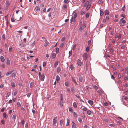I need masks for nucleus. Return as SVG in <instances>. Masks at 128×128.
Returning <instances> with one entry per match:
<instances>
[{"mask_svg":"<svg viewBox=\"0 0 128 128\" xmlns=\"http://www.w3.org/2000/svg\"><path fill=\"white\" fill-rule=\"evenodd\" d=\"M84 6L86 7V9L87 10H88L90 7V5L89 4L88 1H87L84 3Z\"/></svg>","mask_w":128,"mask_h":128,"instance_id":"obj_1","label":"nucleus"},{"mask_svg":"<svg viewBox=\"0 0 128 128\" xmlns=\"http://www.w3.org/2000/svg\"><path fill=\"white\" fill-rule=\"evenodd\" d=\"M42 38L44 39V42H45L44 46H47L48 44V42L47 41L46 39L44 37H42Z\"/></svg>","mask_w":128,"mask_h":128,"instance_id":"obj_2","label":"nucleus"},{"mask_svg":"<svg viewBox=\"0 0 128 128\" xmlns=\"http://www.w3.org/2000/svg\"><path fill=\"white\" fill-rule=\"evenodd\" d=\"M67 6L66 4H64L62 8V10H64V11H66L67 9Z\"/></svg>","mask_w":128,"mask_h":128,"instance_id":"obj_3","label":"nucleus"},{"mask_svg":"<svg viewBox=\"0 0 128 128\" xmlns=\"http://www.w3.org/2000/svg\"><path fill=\"white\" fill-rule=\"evenodd\" d=\"M83 58L84 60H86L88 57V54L87 53H84L83 55Z\"/></svg>","mask_w":128,"mask_h":128,"instance_id":"obj_4","label":"nucleus"},{"mask_svg":"<svg viewBox=\"0 0 128 128\" xmlns=\"http://www.w3.org/2000/svg\"><path fill=\"white\" fill-rule=\"evenodd\" d=\"M57 117H55L53 119V122L54 124H56L57 122Z\"/></svg>","mask_w":128,"mask_h":128,"instance_id":"obj_5","label":"nucleus"},{"mask_svg":"<svg viewBox=\"0 0 128 128\" xmlns=\"http://www.w3.org/2000/svg\"><path fill=\"white\" fill-rule=\"evenodd\" d=\"M76 21V18H73V16H72L70 20V22H75Z\"/></svg>","mask_w":128,"mask_h":128,"instance_id":"obj_6","label":"nucleus"},{"mask_svg":"<svg viewBox=\"0 0 128 128\" xmlns=\"http://www.w3.org/2000/svg\"><path fill=\"white\" fill-rule=\"evenodd\" d=\"M119 22H122L123 24H125L126 21L124 18H122L120 20Z\"/></svg>","mask_w":128,"mask_h":128,"instance_id":"obj_7","label":"nucleus"},{"mask_svg":"<svg viewBox=\"0 0 128 128\" xmlns=\"http://www.w3.org/2000/svg\"><path fill=\"white\" fill-rule=\"evenodd\" d=\"M44 77L45 76L44 74H42L40 78L41 80L42 81H44Z\"/></svg>","mask_w":128,"mask_h":128,"instance_id":"obj_8","label":"nucleus"},{"mask_svg":"<svg viewBox=\"0 0 128 128\" xmlns=\"http://www.w3.org/2000/svg\"><path fill=\"white\" fill-rule=\"evenodd\" d=\"M77 64L79 66H80L82 65V62L80 60H77Z\"/></svg>","mask_w":128,"mask_h":128,"instance_id":"obj_9","label":"nucleus"},{"mask_svg":"<svg viewBox=\"0 0 128 128\" xmlns=\"http://www.w3.org/2000/svg\"><path fill=\"white\" fill-rule=\"evenodd\" d=\"M56 79L58 82H59L60 80V78L59 76L57 75L56 76Z\"/></svg>","mask_w":128,"mask_h":128,"instance_id":"obj_10","label":"nucleus"},{"mask_svg":"<svg viewBox=\"0 0 128 128\" xmlns=\"http://www.w3.org/2000/svg\"><path fill=\"white\" fill-rule=\"evenodd\" d=\"M72 81L73 82H74L75 84H78L75 78L74 77H72Z\"/></svg>","mask_w":128,"mask_h":128,"instance_id":"obj_11","label":"nucleus"},{"mask_svg":"<svg viewBox=\"0 0 128 128\" xmlns=\"http://www.w3.org/2000/svg\"><path fill=\"white\" fill-rule=\"evenodd\" d=\"M72 128H76V124L73 122H72Z\"/></svg>","mask_w":128,"mask_h":128,"instance_id":"obj_12","label":"nucleus"},{"mask_svg":"<svg viewBox=\"0 0 128 128\" xmlns=\"http://www.w3.org/2000/svg\"><path fill=\"white\" fill-rule=\"evenodd\" d=\"M104 14L106 15H108L109 14V12L107 10H105L104 11Z\"/></svg>","mask_w":128,"mask_h":128,"instance_id":"obj_13","label":"nucleus"},{"mask_svg":"<svg viewBox=\"0 0 128 128\" xmlns=\"http://www.w3.org/2000/svg\"><path fill=\"white\" fill-rule=\"evenodd\" d=\"M88 103L90 104L91 106H92L94 102L92 100H88Z\"/></svg>","mask_w":128,"mask_h":128,"instance_id":"obj_14","label":"nucleus"},{"mask_svg":"<svg viewBox=\"0 0 128 128\" xmlns=\"http://www.w3.org/2000/svg\"><path fill=\"white\" fill-rule=\"evenodd\" d=\"M83 80V78L82 76H80L79 77V80L80 82H82Z\"/></svg>","mask_w":128,"mask_h":128,"instance_id":"obj_15","label":"nucleus"},{"mask_svg":"<svg viewBox=\"0 0 128 128\" xmlns=\"http://www.w3.org/2000/svg\"><path fill=\"white\" fill-rule=\"evenodd\" d=\"M56 56V54L54 53H53L52 54V58L54 59V58Z\"/></svg>","mask_w":128,"mask_h":128,"instance_id":"obj_16","label":"nucleus"},{"mask_svg":"<svg viewBox=\"0 0 128 128\" xmlns=\"http://www.w3.org/2000/svg\"><path fill=\"white\" fill-rule=\"evenodd\" d=\"M58 61H57L56 62L54 65V66L55 67H56L58 65Z\"/></svg>","mask_w":128,"mask_h":128,"instance_id":"obj_17","label":"nucleus"},{"mask_svg":"<svg viewBox=\"0 0 128 128\" xmlns=\"http://www.w3.org/2000/svg\"><path fill=\"white\" fill-rule=\"evenodd\" d=\"M35 9L37 11H39L40 10V8L39 7L36 6Z\"/></svg>","mask_w":128,"mask_h":128,"instance_id":"obj_18","label":"nucleus"},{"mask_svg":"<svg viewBox=\"0 0 128 128\" xmlns=\"http://www.w3.org/2000/svg\"><path fill=\"white\" fill-rule=\"evenodd\" d=\"M0 58L1 61L2 62H4L5 60L4 57L2 56H1Z\"/></svg>","mask_w":128,"mask_h":128,"instance_id":"obj_19","label":"nucleus"},{"mask_svg":"<svg viewBox=\"0 0 128 128\" xmlns=\"http://www.w3.org/2000/svg\"><path fill=\"white\" fill-rule=\"evenodd\" d=\"M72 50H71L69 52V56H70L72 54Z\"/></svg>","mask_w":128,"mask_h":128,"instance_id":"obj_20","label":"nucleus"},{"mask_svg":"<svg viewBox=\"0 0 128 128\" xmlns=\"http://www.w3.org/2000/svg\"><path fill=\"white\" fill-rule=\"evenodd\" d=\"M73 106L74 108H76L77 107V104L76 103V102H74L73 104Z\"/></svg>","mask_w":128,"mask_h":128,"instance_id":"obj_21","label":"nucleus"},{"mask_svg":"<svg viewBox=\"0 0 128 128\" xmlns=\"http://www.w3.org/2000/svg\"><path fill=\"white\" fill-rule=\"evenodd\" d=\"M74 13V16H73V18H76L77 17V14L76 13V12H73V14Z\"/></svg>","mask_w":128,"mask_h":128,"instance_id":"obj_22","label":"nucleus"},{"mask_svg":"<svg viewBox=\"0 0 128 128\" xmlns=\"http://www.w3.org/2000/svg\"><path fill=\"white\" fill-rule=\"evenodd\" d=\"M91 113V112L90 110H88L87 112V114L88 115H90Z\"/></svg>","mask_w":128,"mask_h":128,"instance_id":"obj_23","label":"nucleus"},{"mask_svg":"<svg viewBox=\"0 0 128 128\" xmlns=\"http://www.w3.org/2000/svg\"><path fill=\"white\" fill-rule=\"evenodd\" d=\"M11 76L12 77L14 78L16 76V74L14 73H12L11 74Z\"/></svg>","mask_w":128,"mask_h":128,"instance_id":"obj_24","label":"nucleus"},{"mask_svg":"<svg viewBox=\"0 0 128 128\" xmlns=\"http://www.w3.org/2000/svg\"><path fill=\"white\" fill-rule=\"evenodd\" d=\"M119 89L120 91H123V87L122 86H121L120 87Z\"/></svg>","mask_w":128,"mask_h":128,"instance_id":"obj_25","label":"nucleus"},{"mask_svg":"<svg viewBox=\"0 0 128 128\" xmlns=\"http://www.w3.org/2000/svg\"><path fill=\"white\" fill-rule=\"evenodd\" d=\"M16 115H14L12 117V119L13 120H14V121H15V119H16Z\"/></svg>","mask_w":128,"mask_h":128,"instance_id":"obj_26","label":"nucleus"},{"mask_svg":"<svg viewBox=\"0 0 128 128\" xmlns=\"http://www.w3.org/2000/svg\"><path fill=\"white\" fill-rule=\"evenodd\" d=\"M90 14V13L89 12H87L86 14V18H87L89 17V16Z\"/></svg>","mask_w":128,"mask_h":128,"instance_id":"obj_27","label":"nucleus"},{"mask_svg":"<svg viewBox=\"0 0 128 128\" xmlns=\"http://www.w3.org/2000/svg\"><path fill=\"white\" fill-rule=\"evenodd\" d=\"M17 105L19 107H20L21 106V104L20 102H17Z\"/></svg>","mask_w":128,"mask_h":128,"instance_id":"obj_28","label":"nucleus"},{"mask_svg":"<svg viewBox=\"0 0 128 128\" xmlns=\"http://www.w3.org/2000/svg\"><path fill=\"white\" fill-rule=\"evenodd\" d=\"M6 6L8 7L10 5V3L8 2H6Z\"/></svg>","mask_w":128,"mask_h":128,"instance_id":"obj_29","label":"nucleus"},{"mask_svg":"<svg viewBox=\"0 0 128 128\" xmlns=\"http://www.w3.org/2000/svg\"><path fill=\"white\" fill-rule=\"evenodd\" d=\"M12 72L11 71H10L8 72L6 74V75L7 76H8L9 74H10L11 73H12Z\"/></svg>","mask_w":128,"mask_h":128,"instance_id":"obj_30","label":"nucleus"},{"mask_svg":"<svg viewBox=\"0 0 128 128\" xmlns=\"http://www.w3.org/2000/svg\"><path fill=\"white\" fill-rule=\"evenodd\" d=\"M70 68L71 70H73L74 69V66L72 64L70 65Z\"/></svg>","mask_w":128,"mask_h":128,"instance_id":"obj_31","label":"nucleus"},{"mask_svg":"<svg viewBox=\"0 0 128 128\" xmlns=\"http://www.w3.org/2000/svg\"><path fill=\"white\" fill-rule=\"evenodd\" d=\"M6 64H7L8 65H9L10 64V61L9 60H7V61H6Z\"/></svg>","mask_w":128,"mask_h":128,"instance_id":"obj_32","label":"nucleus"},{"mask_svg":"<svg viewBox=\"0 0 128 128\" xmlns=\"http://www.w3.org/2000/svg\"><path fill=\"white\" fill-rule=\"evenodd\" d=\"M100 16H102L103 14L104 13L103 11L101 10H100Z\"/></svg>","mask_w":128,"mask_h":128,"instance_id":"obj_33","label":"nucleus"},{"mask_svg":"<svg viewBox=\"0 0 128 128\" xmlns=\"http://www.w3.org/2000/svg\"><path fill=\"white\" fill-rule=\"evenodd\" d=\"M78 120L80 122H81L82 121V119L81 118H78Z\"/></svg>","mask_w":128,"mask_h":128,"instance_id":"obj_34","label":"nucleus"},{"mask_svg":"<svg viewBox=\"0 0 128 128\" xmlns=\"http://www.w3.org/2000/svg\"><path fill=\"white\" fill-rule=\"evenodd\" d=\"M93 86L94 88L96 90H97L98 89V87L96 86L95 85H94Z\"/></svg>","mask_w":128,"mask_h":128,"instance_id":"obj_35","label":"nucleus"},{"mask_svg":"<svg viewBox=\"0 0 128 128\" xmlns=\"http://www.w3.org/2000/svg\"><path fill=\"white\" fill-rule=\"evenodd\" d=\"M76 44H74L73 45V48L72 49L73 50H74L75 49V48L76 46Z\"/></svg>","mask_w":128,"mask_h":128,"instance_id":"obj_36","label":"nucleus"},{"mask_svg":"<svg viewBox=\"0 0 128 128\" xmlns=\"http://www.w3.org/2000/svg\"><path fill=\"white\" fill-rule=\"evenodd\" d=\"M60 70H61L60 68L59 67L57 68V71L58 72H59L60 71Z\"/></svg>","mask_w":128,"mask_h":128,"instance_id":"obj_37","label":"nucleus"},{"mask_svg":"<svg viewBox=\"0 0 128 128\" xmlns=\"http://www.w3.org/2000/svg\"><path fill=\"white\" fill-rule=\"evenodd\" d=\"M109 49L110 52L112 53L113 52V50L112 49V48H110Z\"/></svg>","mask_w":128,"mask_h":128,"instance_id":"obj_38","label":"nucleus"},{"mask_svg":"<svg viewBox=\"0 0 128 128\" xmlns=\"http://www.w3.org/2000/svg\"><path fill=\"white\" fill-rule=\"evenodd\" d=\"M69 120L68 119H67V122L66 123V126H68L69 125Z\"/></svg>","mask_w":128,"mask_h":128,"instance_id":"obj_39","label":"nucleus"},{"mask_svg":"<svg viewBox=\"0 0 128 128\" xmlns=\"http://www.w3.org/2000/svg\"><path fill=\"white\" fill-rule=\"evenodd\" d=\"M59 50V48H56V52L57 53H58Z\"/></svg>","mask_w":128,"mask_h":128,"instance_id":"obj_40","label":"nucleus"},{"mask_svg":"<svg viewBox=\"0 0 128 128\" xmlns=\"http://www.w3.org/2000/svg\"><path fill=\"white\" fill-rule=\"evenodd\" d=\"M89 50V47L88 46L86 47V51L87 52H88Z\"/></svg>","mask_w":128,"mask_h":128,"instance_id":"obj_41","label":"nucleus"},{"mask_svg":"<svg viewBox=\"0 0 128 128\" xmlns=\"http://www.w3.org/2000/svg\"><path fill=\"white\" fill-rule=\"evenodd\" d=\"M97 91L100 94H101L102 93V91L100 89L97 90Z\"/></svg>","mask_w":128,"mask_h":128,"instance_id":"obj_42","label":"nucleus"},{"mask_svg":"<svg viewBox=\"0 0 128 128\" xmlns=\"http://www.w3.org/2000/svg\"><path fill=\"white\" fill-rule=\"evenodd\" d=\"M9 51L10 52H11L12 50V46H10V47L9 49Z\"/></svg>","mask_w":128,"mask_h":128,"instance_id":"obj_43","label":"nucleus"},{"mask_svg":"<svg viewBox=\"0 0 128 128\" xmlns=\"http://www.w3.org/2000/svg\"><path fill=\"white\" fill-rule=\"evenodd\" d=\"M11 85L12 87H14L15 86V84L14 82H12Z\"/></svg>","mask_w":128,"mask_h":128,"instance_id":"obj_44","label":"nucleus"},{"mask_svg":"<svg viewBox=\"0 0 128 128\" xmlns=\"http://www.w3.org/2000/svg\"><path fill=\"white\" fill-rule=\"evenodd\" d=\"M73 114L74 116L75 117H76V118L77 117V114L75 112H73Z\"/></svg>","mask_w":128,"mask_h":128,"instance_id":"obj_45","label":"nucleus"},{"mask_svg":"<svg viewBox=\"0 0 128 128\" xmlns=\"http://www.w3.org/2000/svg\"><path fill=\"white\" fill-rule=\"evenodd\" d=\"M82 110L84 111H86L88 110L87 108L86 107H84L82 108Z\"/></svg>","mask_w":128,"mask_h":128,"instance_id":"obj_46","label":"nucleus"},{"mask_svg":"<svg viewBox=\"0 0 128 128\" xmlns=\"http://www.w3.org/2000/svg\"><path fill=\"white\" fill-rule=\"evenodd\" d=\"M69 2L68 0H64V2L66 3H68Z\"/></svg>","mask_w":128,"mask_h":128,"instance_id":"obj_47","label":"nucleus"},{"mask_svg":"<svg viewBox=\"0 0 128 128\" xmlns=\"http://www.w3.org/2000/svg\"><path fill=\"white\" fill-rule=\"evenodd\" d=\"M64 43H62L60 44V47L61 48H62L64 46Z\"/></svg>","mask_w":128,"mask_h":128,"instance_id":"obj_48","label":"nucleus"},{"mask_svg":"<svg viewBox=\"0 0 128 128\" xmlns=\"http://www.w3.org/2000/svg\"><path fill=\"white\" fill-rule=\"evenodd\" d=\"M65 85L67 86H68V83L67 82H65Z\"/></svg>","mask_w":128,"mask_h":128,"instance_id":"obj_49","label":"nucleus"},{"mask_svg":"<svg viewBox=\"0 0 128 128\" xmlns=\"http://www.w3.org/2000/svg\"><path fill=\"white\" fill-rule=\"evenodd\" d=\"M60 124L61 126H62V120H60Z\"/></svg>","mask_w":128,"mask_h":128,"instance_id":"obj_50","label":"nucleus"},{"mask_svg":"<svg viewBox=\"0 0 128 128\" xmlns=\"http://www.w3.org/2000/svg\"><path fill=\"white\" fill-rule=\"evenodd\" d=\"M65 38L64 37L61 39V41L62 42H63L65 40Z\"/></svg>","mask_w":128,"mask_h":128,"instance_id":"obj_51","label":"nucleus"},{"mask_svg":"<svg viewBox=\"0 0 128 128\" xmlns=\"http://www.w3.org/2000/svg\"><path fill=\"white\" fill-rule=\"evenodd\" d=\"M104 106H107L108 105V103L107 102H105L104 103Z\"/></svg>","mask_w":128,"mask_h":128,"instance_id":"obj_52","label":"nucleus"},{"mask_svg":"<svg viewBox=\"0 0 128 128\" xmlns=\"http://www.w3.org/2000/svg\"><path fill=\"white\" fill-rule=\"evenodd\" d=\"M28 126V123H26L25 124V127L26 128H27Z\"/></svg>","mask_w":128,"mask_h":128,"instance_id":"obj_53","label":"nucleus"},{"mask_svg":"<svg viewBox=\"0 0 128 128\" xmlns=\"http://www.w3.org/2000/svg\"><path fill=\"white\" fill-rule=\"evenodd\" d=\"M20 46L22 47H24L25 46V44H20Z\"/></svg>","mask_w":128,"mask_h":128,"instance_id":"obj_54","label":"nucleus"},{"mask_svg":"<svg viewBox=\"0 0 128 128\" xmlns=\"http://www.w3.org/2000/svg\"><path fill=\"white\" fill-rule=\"evenodd\" d=\"M46 63L45 62H44L43 63V66L44 67L46 65Z\"/></svg>","mask_w":128,"mask_h":128,"instance_id":"obj_55","label":"nucleus"},{"mask_svg":"<svg viewBox=\"0 0 128 128\" xmlns=\"http://www.w3.org/2000/svg\"><path fill=\"white\" fill-rule=\"evenodd\" d=\"M3 116L4 118H6V113H4L3 114Z\"/></svg>","mask_w":128,"mask_h":128,"instance_id":"obj_56","label":"nucleus"},{"mask_svg":"<svg viewBox=\"0 0 128 128\" xmlns=\"http://www.w3.org/2000/svg\"><path fill=\"white\" fill-rule=\"evenodd\" d=\"M21 123L22 124L24 125V120H22L21 121Z\"/></svg>","mask_w":128,"mask_h":128,"instance_id":"obj_57","label":"nucleus"},{"mask_svg":"<svg viewBox=\"0 0 128 128\" xmlns=\"http://www.w3.org/2000/svg\"><path fill=\"white\" fill-rule=\"evenodd\" d=\"M79 30L80 31H82V27L80 26L79 28Z\"/></svg>","mask_w":128,"mask_h":128,"instance_id":"obj_58","label":"nucleus"},{"mask_svg":"<svg viewBox=\"0 0 128 128\" xmlns=\"http://www.w3.org/2000/svg\"><path fill=\"white\" fill-rule=\"evenodd\" d=\"M69 110L70 112H72V110L71 108H70L69 109Z\"/></svg>","mask_w":128,"mask_h":128,"instance_id":"obj_59","label":"nucleus"},{"mask_svg":"<svg viewBox=\"0 0 128 128\" xmlns=\"http://www.w3.org/2000/svg\"><path fill=\"white\" fill-rule=\"evenodd\" d=\"M33 83L32 82H31L30 84V87L31 88H32V86H33Z\"/></svg>","mask_w":128,"mask_h":128,"instance_id":"obj_60","label":"nucleus"},{"mask_svg":"<svg viewBox=\"0 0 128 128\" xmlns=\"http://www.w3.org/2000/svg\"><path fill=\"white\" fill-rule=\"evenodd\" d=\"M100 4H102V0H100L98 2Z\"/></svg>","mask_w":128,"mask_h":128,"instance_id":"obj_61","label":"nucleus"},{"mask_svg":"<svg viewBox=\"0 0 128 128\" xmlns=\"http://www.w3.org/2000/svg\"><path fill=\"white\" fill-rule=\"evenodd\" d=\"M109 19V16H107L106 17V20H108Z\"/></svg>","mask_w":128,"mask_h":128,"instance_id":"obj_62","label":"nucleus"},{"mask_svg":"<svg viewBox=\"0 0 128 128\" xmlns=\"http://www.w3.org/2000/svg\"><path fill=\"white\" fill-rule=\"evenodd\" d=\"M17 94V92L16 91L14 93V96H16Z\"/></svg>","mask_w":128,"mask_h":128,"instance_id":"obj_63","label":"nucleus"},{"mask_svg":"<svg viewBox=\"0 0 128 128\" xmlns=\"http://www.w3.org/2000/svg\"><path fill=\"white\" fill-rule=\"evenodd\" d=\"M12 100H10L8 102L9 104L12 103Z\"/></svg>","mask_w":128,"mask_h":128,"instance_id":"obj_64","label":"nucleus"}]
</instances>
